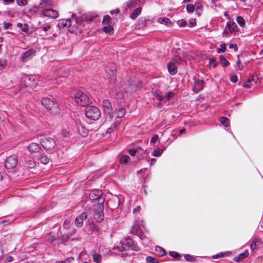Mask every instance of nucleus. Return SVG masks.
Wrapping results in <instances>:
<instances>
[{
	"mask_svg": "<svg viewBox=\"0 0 263 263\" xmlns=\"http://www.w3.org/2000/svg\"><path fill=\"white\" fill-rule=\"evenodd\" d=\"M116 117L117 118H122L125 114V109L123 108H120L116 112Z\"/></svg>",
	"mask_w": 263,
	"mask_h": 263,
	"instance_id": "20",
	"label": "nucleus"
},
{
	"mask_svg": "<svg viewBox=\"0 0 263 263\" xmlns=\"http://www.w3.org/2000/svg\"><path fill=\"white\" fill-rule=\"evenodd\" d=\"M73 260L74 258L73 257H69L65 260L59 261L58 263H71Z\"/></svg>",
	"mask_w": 263,
	"mask_h": 263,
	"instance_id": "42",
	"label": "nucleus"
},
{
	"mask_svg": "<svg viewBox=\"0 0 263 263\" xmlns=\"http://www.w3.org/2000/svg\"><path fill=\"white\" fill-rule=\"evenodd\" d=\"M141 12V8H138L136 9L134 11L130 14V17L132 19L136 18Z\"/></svg>",
	"mask_w": 263,
	"mask_h": 263,
	"instance_id": "22",
	"label": "nucleus"
},
{
	"mask_svg": "<svg viewBox=\"0 0 263 263\" xmlns=\"http://www.w3.org/2000/svg\"><path fill=\"white\" fill-rule=\"evenodd\" d=\"M195 8L196 7V9H202V5L199 3V2H197L195 4Z\"/></svg>",
	"mask_w": 263,
	"mask_h": 263,
	"instance_id": "51",
	"label": "nucleus"
},
{
	"mask_svg": "<svg viewBox=\"0 0 263 263\" xmlns=\"http://www.w3.org/2000/svg\"><path fill=\"white\" fill-rule=\"evenodd\" d=\"M140 207L138 206L137 208H136L134 210V212H139L140 211Z\"/></svg>",
	"mask_w": 263,
	"mask_h": 263,
	"instance_id": "63",
	"label": "nucleus"
},
{
	"mask_svg": "<svg viewBox=\"0 0 263 263\" xmlns=\"http://www.w3.org/2000/svg\"><path fill=\"white\" fill-rule=\"evenodd\" d=\"M26 163L27 164V166L30 168H32V166H31L32 165L31 160H26Z\"/></svg>",
	"mask_w": 263,
	"mask_h": 263,
	"instance_id": "50",
	"label": "nucleus"
},
{
	"mask_svg": "<svg viewBox=\"0 0 263 263\" xmlns=\"http://www.w3.org/2000/svg\"><path fill=\"white\" fill-rule=\"evenodd\" d=\"M90 228L92 229L93 230L97 231L98 228L95 226L94 224H92L90 226Z\"/></svg>",
	"mask_w": 263,
	"mask_h": 263,
	"instance_id": "59",
	"label": "nucleus"
},
{
	"mask_svg": "<svg viewBox=\"0 0 263 263\" xmlns=\"http://www.w3.org/2000/svg\"><path fill=\"white\" fill-rule=\"evenodd\" d=\"M256 83V77L252 76L249 78L248 81L243 85V86L246 88H251L254 84Z\"/></svg>",
	"mask_w": 263,
	"mask_h": 263,
	"instance_id": "16",
	"label": "nucleus"
},
{
	"mask_svg": "<svg viewBox=\"0 0 263 263\" xmlns=\"http://www.w3.org/2000/svg\"><path fill=\"white\" fill-rule=\"evenodd\" d=\"M48 239L51 241H53L55 238H54V236H53V235H51V234H49V237H48Z\"/></svg>",
	"mask_w": 263,
	"mask_h": 263,
	"instance_id": "58",
	"label": "nucleus"
},
{
	"mask_svg": "<svg viewBox=\"0 0 263 263\" xmlns=\"http://www.w3.org/2000/svg\"><path fill=\"white\" fill-rule=\"evenodd\" d=\"M72 21L71 18L68 19H62L60 20L59 23L58 24V26L59 27L65 28L67 27L69 28V30L71 32H74L76 30L74 27V25H72Z\"/></svg>",
	"mask_w": 263,
	"mask_h": 263,
	"instance_id": "8",
	"label": "nucleus"
},
{
	"mask_svg": "<svg viewBox=\"0 0 263 263\" xmlns=\"http://www.w3.org/2000/svg\"><path fill=\"white\" fill-rule=\"evenodd\" d=\"M88 214L86 212H83L78 216L75 220V224L78 227H81L83 224V220L87 217Z\"/></svg>",
	"mask_w": 263,
	"mask_h": 263,
	"instance_id": "12",
	"label": "nucleus"
},
{
	"mask_svg": "<svg viewBox=\"0 0 263 263\" xmlns=\"http://www.w3.org/2000/svg\"><path fill=\"white\" fill-rule=\"evenodd\" d=\"M16 2L18 5L20 6L24 5L26 4L27 1L26 0H16Z\"/></svg>",
	"mask_w": 263,
	"mask_h": 263,
	"instance_id": "46",
	"label": "nucleus"
},
{
	"mask_svg": "<svg viewBox=\"0 0 263 263\" xmlns=\"http://www.w3.org/2000/svg\"><path fill=\"white\" fill-rule=\"evenodd\" d=\"M43 15L44 16L52 18H57L59 16V13L57 11L52 9H45L43 11Z\"/></svg>",
	"mask_w": 263,
	"mask_h": 263,
	"instance_id": "11",
	"label": "nucleus"
},
{
	"mask_svg": "<svg viewBox=\"0 0 263 263\" xmlns=\"http://www.w3.org/2000/svg\"><path fill=\"white\" fill-rule=\"evenodd\" d=\"M173 92H167L166 95H165V97L166 98H171L173 96Z\"/></svg>",
	"mask_w": 263,
	"mask_h": 263,
	"instance_id": "57",
	"label": "nucleus"
},
{
	"mask_svg": "<svg viewBox=\"0 0 263 263\" xmlns=\"http://www.w3.org/2000/svg\"><path fill=\"white\" fill-rule=\"evenodd\" d=\"M53 2L51 0H42L40 3V7L42 8L46 6H53Z\"/></svg>",
	"mask_w": 263,
	"mask_h": 263,
	"instance_id": "19",
	"label": "nucleus"
},
{
	"mask_svg": "<svg viewBox=\"0 0 263 263\" xmlns=\"http://www.w3.org/2000/svg\"><path fill=\"white\" fill-rule=\"evenodd\" d=\"M75 100L79 105L82 106H86L90 102L88 96L81 91H79L76 93Z\"/></svg>",
	"mask_w": 263,
	"mask_h": 263,
	"instance_id": "6",
	"label": "nucleus"
},
{
	"mask_svg": "<svg viewBox=\"0 0 263 263\" xmlns=\"http://www.w3.org/2000/svg\"><path fill=\"white\" fill-rule=\"evenodd\" d=\"M146 260L148 263H158V260L154 257L152 256H147Z\"/></svg>",
	"mask_w": 263,
	"mask_h": 263,
	"instance_id": "36",
	"label": "nucleus"
},
{
	"mask_svg": "<svg viewBox=\"0 0 263 263\" xmlns=\"http://www.w3.org/2000/svg\"><path fill=\"white\" fill-rule=\"evenodd\" d=\"M260 244V242L258 239H254L252 243L251 244V249L252 251H254L256 249L257 247Z\"/></svg>",
	"mask_w": 263,
	"mask_h": 263,
	"instance_id": "24",
	"label": "nucleus"
},
{
	"mask_svg": "<svg viewBox=\"0 0 263 263\" xmlns=\"http://www.w3.org/2000/svg\"><path fill=\"white\" fill-rule=\"evenodd\" d=\"M195 10V6L193 4H189L186 7V10L189 13H193Z\"/></svg>",
	"mask_w": 263,
	"mask_h": 263,
	"instance_id": "38",
	"label": "nucleus"
},
{
	"mask_svg": "<svg viewBox=\"0 0 263 263\" xmlns=\"http://www.w3.org/2000/svg\"><path fill=\"white\" fill-rule=\"evenodd\" d=\"M220 62H221V64L223 67H227L229 65V61L224 57H220Z\"/></svg>",
	"mask_w": 263,
	"mask_h": 263,
	"instance_id": "32",
	"label": "nucleus"
},
{
	"mask_svg": "<svg viewBox=\"0 0 263 263\" xmlns=\"http://www.w3.org/2000/svg\"><path fill=\"white\" fill-rule=\"evenodd\" d=\"M129 153L130 155L134 156L137 153V150H135V149H130L129 151Z\"/></svg>",
	"mask_w": 263,
	"mask_h": 263,
	"instance_id": "56",
	"label": "nucleus"
},
{
	"mask_svg": "<svg viewBox=\"0 0 263 263\" xmlns=\"http://www.w3.org/2000/svg\"><path fill=\"white\" fill-rule=\"evenodd\" d=\"M163 152V149L157 148L154 150L152 155L154 157H159Z\"/></svg>",
	"mask_w": 263,
	"mask_h": 263,
	"instance_id": "33",
	"label": "nucleus"
},
{
	"mask_svg": "<svg viewBox=\"0 0 263 263\" xmlns=\"http://www.w3.org/2000/svg\"><path fill=\"white\" fill-rule=\"evenodd\" d=\"M103 106L105 109L110 110L111 105L110 101L108 100H105L102 102Z\"/></svg>",
	"mask_w": 263,
	"mask_h": 263,
	"instance_id": "25",
	"label": "nucleus"
},
{
	"mask_svg": "<svg viewBox=\"0 0 263 263\" xmlns=\"http://www.w3.org/2000/svg\"><path fill=\"white\" fill-rule=\"evenodd\" d=\"M28 151L30 152V154H31L32 153V146L31 144H30L28 147Z\"/></svg>",
	"mask_w": 263,
	"mask_h": 263,
	"instance_id": "60",
	"label": "nucleus"
},
{
	"mask_svg": "<svg viewBox=\"0 0 263 263\" xmlns=\"http://www.w3.org/2000/svg\"><path fill=\"white\" fill-rule=\"evenodd\" d=\"M12 25L10 23H5L4 24V28L6 30L9 28V27Z\"/></svg>",
	"mask_w": 263,
	"mask_h": 263,
	"instance_id": "53",
	"label": "nucleus"
},
{
	"mask_svg": "<svg viewBox=\"0 0 263 263\" xmlns=\"http://www.w3.org/2000/svg\"><path fill=\"white\" fill-rule=\"evenodd\" d=\"M226 50V44L225 43L221 44L220 45V48L218 50L219 53L224 52Z\"/></svg>",
	"mask_w": 263,
	"mask_h": 263,
	"instance_id": "39",
	"label": "nucleus"
},
{
	"mask_svg": "<svg viewBox=\"0 0 263 263\" xmlns=\"http://www.w3.org/2000/svg\"><path fill=\"white\" fill-rule=\"evenodd\" d=\"M210 64H213V67H215L217 65L216 60L214 59H211L209 62Z\"/></svg>",
	"mask_w": 263,
	"mask_h": 263,
	"instance_id": "54",
	"label": "nucleus"
},
{
	"mask_svg": "<svg viewBox=\"0 0 263 263\" xmlns=\"http://www.w3.org/2000/svg\"><path fill=\"white\" fill-rule=\"evenodd\" d=\"M155 251L158 253L160 256H163L165 254V251L163 248L161 247L157 246Z\"/></svg>",
	"mask_w": 263,
	"mask_h": 263,
	"instance_id": "23",
	"label": "nucleus"
},
{
	"mask_svg": "<svg viewBox=\"0 0 263 263\" xmlns=\"http://www.w3.org/2000/svg\"><path fill=\"white\" fill-rule=\"evenodd\" d=\"M35 30L39 32L40 35L46 39L51 38L53 34L52 28L49 24L45 23L44 17H41L39 20V24Z\"/></svg>",
	"mask_w": 263,
	"mask_h": 263,
	"instance_id": "1",
	"label": "nucleus"
},
{
	"mask_svg": "<svg viewBox=\"0 0 263 263\" xmlns=\"http://www.w3.org/2000/svg\"><path fill=\"white\" fill-rule=\"evenodd\" d=\"M220 122L223 125L226 127H228L229 125V119L224 117H222L220 118Z\"/></svg>",
	"mask_w": 263,
	"mask_h": 263,
	"instance_id": "29",
	"label": "nucleus"
},
{
	"mask_svg": "<svg viewBox=\"0 0 263 263\" xmlns=\"http://www.w3.org/2000/svg\"><path fill=\"white\" fill-rule=\"evenodd\" d=\"M170 255L175 258H178L180 255L177 252L172 251L170 253Z\"/></svg>",
	"mask_w": 263,
	"mask_h": 263,
	"instance_id": "44",
	"label": "nucleus"
},
{
	"mask_svg": "<svg viewBox=\"0 0 263 263\" xmlns=\"http://www.w3.org/2000/svg\"><path fill=\"white\" fill-rule=\"evenodd\" d=\"M36 139L43 147L47 150H51L55 146V141L51 138L46 137L44 135H39L37 136Z\"/></svg>",
	"mask_w": 263,
	"mask_h": 263,
	"instance_id": "2",
	"label": "nucleus"
},
{
	"mask_svg": "<svg viewBox=\"0 0 263 263\" xmlns=\"http://www.w3.org/2000/svg\"><path fill=\"white\" fill-rule=\"evenodd\" d=\"M158 21L159 23L161 24H165L167 26H169L171 24L170 19L163 17L159 18Z\"/></svg>",
	"mask_w": 263,
	"mask_h": 263,
	"instance_id": "21",
	"label": "nucleus"
},
{
	"mask_svg": "<svg viewBox=\"0 0 263 263\" xmlns=\"http://www.w3.org/2000/svg\"><path fill=\"white\" fill-rule=\"evenodd\" d=\"M203 86L204 83L202 80H195L193 90L194 92L197 93L203 89Z\"/></svg>",
	"mask_w": 263,
	"mask_h": 263,
	"instance_id": "14",
	"label": "nucleus"
},
{
	"mask_svg": "<svg viewBox=\"0 0 263 263\" xmlns=\"http://www.w3.org/2000/svg\"><path fill=\"white\" fill-rule=\"evenodd\" d=\"M158 138H159V137L157 135H154L151 140V144H153V145H155L156 142H157Z\"/></svg>",
	"mask_w": 263,
	"mask_h": 263,
	"instance_id": "41",
	"label": "nucleus"
},
{
	"mask_svg": "<svg viewBox=\"0 0 263 263\" xmlns=\"http://www.w3.org/2000/svg\"><path fill=\"white\" fill-rule=\"evenodd\" d=\"M33 55V51L32 49H29L25 52L22 54L21 56V60L23 62H27L32 59Z\"/></svg>",
	"mask_w": 263,
	"mask_h": 263,
	"instance_id": "13",
	"label": "nucleus"
},
{
	"mask_svg": "<svg viewBox=\"0 0 263 263\" xmlns=\"http://www.w3.org/2000/svg\"><path fill=\"white\" fill-rule=\"evenodd\" d=\"M103 31L108 34H111L113 31V27L110 25L105 26L103 28Z\"/></svg>",
	"mask_w": 263,
	"mask_h": 263,
	"instance_id": "35",
	"label": "nucleus"
},
{
	"mask_svg": "<svg viewBox=\"0 0 263 263\" xmlns=\"http://www.w3.org/2000/svg\"><path fill=\"white\" fill-rule=\"evenodd\" d=\"M227 29L231 33H235L238 31V28L236 23L234 22L230 21L227 23Z\"/></svg>",
	"mask_w": 263,
	"mask_h": 263,
	"instance_id": "17",
	"label": "nucleus"
},
{
	"mask_svg": "<svg viewBox=\"0 0 263 263\" xmlns=\"http://www.w3.org/2000/svg\"><path fill=\"white\" fill-rule=\"evenodd\" d=\"M134 243L133 240L129 238H125L122 239L119 243V245L115 247L114 249H117L119 251H123L128 249Z\"/></svg>",
	"mask_w": 263,
	"mask_h": 263,
	"instance_id": "7",
	"label": "nucleus"
},
{
	"mask_svg": "<svg viewBox=\"0 0 263 263\" xmlns=\"http://www.w3.org/2000/svg\"><path fill=\"white\" fill-rule=\"evenodd\" d=\"M94 17L95 16L90 13H86L83 15V18L87 21H91Z\"/></svg>",
	"mask_w": 263,
	"mask_h": 263,
	"instance_id": "26",
	"label": "nucleus"
},
{
	"mask_svg": "<svg viewBox=\"0 0 263 263\" xmlns=\"http://www.w3.org/2000/svg\"><path fill=\"white\" fill-rule=\"evenodd\" d=\"M129 159V156L127 155H124L120 158V162L123 164H126Z\"/></svg>",
	"mask_w": 263,
	"mask_h": 263,
	"instance_id": "37",
	"label": "nucleus"
},
{
	"mask_svg": "<svg viewBox=\"0 0 263 263\" xmlns=\"http://www.w3.org/2000/svg\"><path fill=\"white\" fill-rule=\"evenodd\" d=\"M40 159L41 160V162L44 164H47L49 162V159L45 155L41 156L40 157Z\"/></svg>",
	"mask_w": 263,
	"mask_h": 263,
	"instance_id": "34",
	"label": "nucleus"
},
{
	"mask_svg": "<svg viewBox=\"0 0 263 263\" xmlns=\"http://www.w3.org/2000/svg\"><path fill=\"white\" fill-rule=\"evenodd\" d=\"M42 104L49 111L53 114L58 112V106L56 102H54L51 99L44 98L41 101Z\"/></svg>",
	"mask_w": 263,
	"mask_h": 263,
	"instance_id": "3",
	"label": "nucleus"
},
{
	"mask_svg": "<svg viewBox=\"0 0 263 263\" xmlns=\"http://www.w3.org/2000/svg\"><path fill=\"white\" fill-rule=\"evenodd\" d=\"M167 69L169 73L172 75L175 74L177 71V67L173 62H170L167 64Z\"/></svg>",
	"mask_w": 263,
	"mask_h": 263,
	"instance_id": "18",
	"label": "nucleus"
},
{
	"mask_svg": "<svg viewBox=\"0 0 263 263\" xmlns=\"http://www.w3.org/2000/svg\"><path fill=\"white\" fill-rule=\"evenodd\" d=\"M102 193L101 191H92L89 194V198L92 200H98V203H100L101 201L99 200L100 199H103L101 197Z\"/></svg>",
	"mask_w": 263,
	"mask_h": 263,
	"instance_id": "15",
	"label": "nucleus"
},
{
	"mask_svg": "<svg viewBox=\"0 0 263 263\" xmlns=\"http://www.w3.org/2000/svg\"><path fill=\"white\" fill-rule=\"evenodd\" d=\"M230 80L233 83H236L238 80L237 76L236 75L232 76L230 77Z\"/></svg>",
	"mask_w": 263,
	"mask_h": 263,
	"instance_id": "47",
	"label": "nucleus"
},
{
	"mask_svg": "<svg viewBox=\"0 0 263 263\" xmlns=\"http://www.w3.org/2000/svg\"><path fill=\"white\" fill-rule=\"evenodd\" d=\"M120 12L119 9L117 8L110 11L111 14H118Z\"/></svg>",
	"mask_w": 263,
	"mask_h": 263,
	"instance_id": "52",
	"label": "nucleus"
},
{
	"mask_svg": "<svg viewBox=\"0 0 263 263\" xmlns=\"http://www.w3.org/2000/svg\"><path fill=\"white\" fill-rule=\"evenodd\" d=\"M85 115L91 120H97L101 116V112L97 107L90 106L85 109Z\"/></svg>",
	"mask_w": 263,
	"mask_h": 263,
	"instance_id": "4",
	"label": "nucleus"
},
{
	"mask_svg": "<svg viewBox=\"0 0 263 263\" xmlns=\"http://www.w3.org/2000/svg\"><path fill=\"white\" fill-rule=\"evenodd\" d=\"M249 255V252L247 250L245 251L242 253L239 254L238 256V260L243 259Z\"/></svg>",
	"mask_w": 263,
	"mask_h": 263,
	"instance_id": "40",
	"label": "nucleus"
},
{
	"mask_svg": "<svg viewBox=\"0 0 263 263\" xmlns=\"http://www.w3.org/2000/svg\"><path fill=\"white\" fill-rule=\"evenodd\" d=\"M237 22L241 27H243L245 26V21L241 16H238L237 17Z\"/></svg>",
	"mask_w": 263,
	"mask_h": 263,
	"instance_id": "28",
	"label": "nucleus"
},
{
	"mask_svg": "<svg viewBox=\"0 0 263 263\" xmlns=\"http://www.w3.org/2000/svg\"><path fill=\"white\" fill-rule=\"evenodd\" d=\"M137 229H135L134 227H133L132 230L131 231V233L133 234L136 233Z\"/></svg>",
	"mask_w": 263,
	"mask_h": 263,
	"instance_id": "61",
	"label": "nucleus"
},
{
	"mask_svg": "<svg viewBox=\"0 0 263 263\" xmlns=\"http://www.w3.org/2000/svg\"><path fill=\"white\" fill-rule=\"evenodd\" d=\"M110 20V17L109 15H105L103 19V23L104 24H107Z\"/></svg>",
	"mask_w": 263,
	"mask_h": 263,
	"instance_id": "43",
	"label": "nucleus"
},
{
	"mask_svg": "<svg viewBox=\"0 0 263 263\" xmlns=\"http://www.w3.org/2000/svg\"><path fill=\"white\" fill-rule=\"evenodd\" d=\"M107 78L110 83L113 84L116 80V68L113 66L111 68L106 69Z\"/></svg>",
	"mask_w": 263,
	"mask_h": 263,
	"instance_id": "10",
	"label": "nucleus"
},
{
	"mask_svg": "<svg viewBox=\"0 0 263 263\" xmlns=\"http://www.w3.org/2000/svg\"><path fill=\"white\" fill-rule=\"evenodd\" d=\"M230 48H233L235 51L237 50V45L235 44H230L229 45Z\"/></svg>",
	"mask_w": 263,
	"mask_h": 263,
	"instance_id": "55",
	"label": "nucleus"
},
{
	"mask_svg": "<svg viewBox=\"0 0 263 263\" xmlns=\"http://www.w3.org/2000/svg\"><path fill=\"white\" fill-rule=\"evenodd\" d=\"M196 23L195 19L192 18L190 20L189 25L190 27H194L195 26Z\"/></svg>",
	"mask_w": 263,
	"mask_h": 263,
	"instance_id": "48",
	"label": "nucleus"
},
{
	"mask_svg": "<svg viewBox=\"0 0 263 263\" xmlns=\"http://www.w3.org/2000/svg\"><path fill=\"white\" fill-rule=\"evenodd\" d=\"M17 164V158L15 156H10L6 159L5 167L7 169H11L15 167Z\"/></svg>",
	"mask_w": 263,
	"mask_h": 263,
	"instance_id": "9",
	"label": "nucleus"
},
{
	"mask_svg": "<svg viewBox=\"0 0 263 263\" xmlns=\"http://www.w3.org/2000/svg\"><path fill=\"white\" fill-rule=\"evenodd\" d=\"M99 200L100 203H98L97 205L95 206L93 210L94 218L98 221H101L104 219V199H100Z\"/></svg>",
	"mask_w": 263,
	"mask_h": 263,
	"instance_id": "5",
	"label": "nucleus"
},
{
	"mask_svg": "<svg viewBox=\"0 0 263 263\" xmlns=\"http://www.w3.org/2000/svg\"><path fill=\"white\" fill-rule=\"evenodd\" d=\"M17 26L22 28V30L25 32H28L29 31L28 25L26 24L23 25L21 23H18Z\"/></svg>",
	"mask_w": 263,
	"mask_h": 263,
	"instance_id": "30",
	"label": "nucleus"
},
{
	"mask_svg": "<svg viewBox=\"0 0 263 263\" xmlns=\"http://www.w3.org/2000/svg\"><path fill=\"white\" fill-rule=\"evenodd\" d=\"M185 129H182L180 130V131H179V134H183V133H185Z\"/></svg>",
	"mask_w": 263,
	"mask_h": 263,
	"instance_id": "64",
	"label": "nucleus"
},
{
	"mask_svg": "<svg viewBox=\"0 0 263 263\" xmlns=\"http://www.w3.org/2000/svg\"><path fill=\"white\" fill-rule=\"evenodd\" d=\"M40 149L41 147L40 145L38 144H35L34 143V153L39 152Z\"/></svg>",
	"mask_w": 263,
	"mask_h": 263,
	"instance_id": "49",
	"label": "nucleus"
},
{
	"mask_svg": "<svg viewBox=\"0 0 263 263\" xmlns=\"http://www.w3.org/2000/svg\"><path fill=\"white\" fill-rule=\"evenodd\" d=\"M79 133L83 137H85L88 135V130L83 127H79L78 128Z\"/></svg>",
	"mask_w": 263,
	"mask_h": 263,
	"instance_id": "27",
	"label": "nucleus"
},
{
	"mask_svg": "<svg viewBox=\"0 0 263 263\" xmlns=\"http://www.w3.org/2000/svg\"><path fill=\"white\" fill-rule=\"evenodd\" d=\"M93 259L96 262L100 263L102 260V257L100 254L96 253L93 254Z\"/></svg>",
	"mask_w": 263,
	"mask_h": 263,
	"instance_id": "31",
	"label": "nucleus"
},
{
	"mask_svg": "<svg viewBox=\"0 0 263 263\" xmlns=\"http://www.w3.org/2000/svg\"><path fill=\"white\" fill-rule=\"evenodd\" d=\"M177 24L179 26L183 27L186 24V22L184 20H180L177 22Z\"/></svg>",
	"mask_w": 263,
	"mask_h": 263,
	"instance_id": "45",
	"label": "nucleus"
},
{
	"mask_svg": "<svg viewBox=\"0 0 263 263\" xmlns=\"http://www.w3.org/2000/svg\"><path fill=\"white\" fill-rule=\"evenodd\" d=\"M14 1V0H4V1L7 4L12 3Z\"/></svg>",
	"mask_w": 263,
	"mask_h": 263,
	"instance_id": "62",
	"label": "nucleus"
}]
</instances>
